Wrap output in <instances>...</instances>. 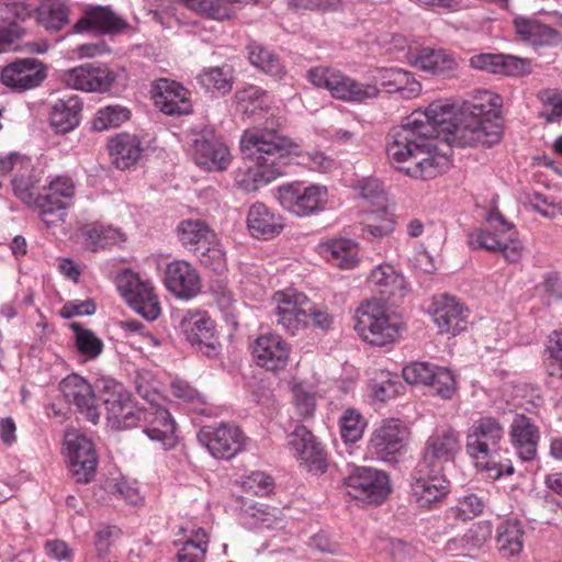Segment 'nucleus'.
I'll use <instances>...</instances> for the list:
<instances>
[{
    "label": "nucleus",
    "instance_id": "nucleus-14",
    "mask_svg": "<svg viewBox=\"0 0 562 562\" xmlns=\"http://www.w3.org/2000/svg\"><path fill=\"white\" fill-rule=\"evenodd\" d=\"M116 80L115 74L105 65L88 63L63 72L61 81L71 89L85 92H108Z\"/></svg>",
    "mask_w": 562,
    "mask_h": 562
},
{
    "label": "nucleus",
    "instance_id": "nucleus-62",
    "mask_svg": "<svg viewBox=\"0 0 562 562\" xmlns=\"http://www.w3.org/2000/svg\"><path fill=\"white\" fill-rule=\"evenodd\" d=\"M357 189L359 196L369 203L380 204L385 200L383 184L379 179H363L359 182Z\"/></svg>",
    "mask_w": 562,
    "mask_h": 562
},
{
    "label": "nucleus",
    "instance_id": "nucleus-50",
    "mask_svg": "<svg viewBox=\"0 0 562 562\" xmlns=\"http://www.w3.org/2000/svg\"><path fill=\"white\" fill-rule=\"evenodd\" d=\"M403 389V384L396 374L389 371H382L372 385V394L374 398L386 402L396 397Z\"/></svg>",
    "mask_w": 562,
    "mask_h": 562
},
{
    "label": "nucleus",
    "instance_id": "nucleus-20",
    "mask_svg": "<svg viewBox=\"0 0 562 562\" xmlns=\"http://www.w3.org/2000/svg\"><path fill=\"white\" fill-rule=\"evenodd\" d=\"M504 436V429L497 419L481 417L474 422L468 435L467 451L476 462H483L496 452Z\"/></svg>",
    "mask_w": 562,
    "mask_h": 562
},
{
    "label": "nucleus",
    "instance_id": "nucleus-23",
    "mask_svg": "<svg viewBox=\"0 0 562 562\" xmlns=\"http://www.w3.org/2000/svg\"><path fill=\"white\" fill-rule=\"evenodd\" d=\"M192 156L196 165L209 171L226 170L231 164L228 148L210 131L201 133L193 139Z\"/></svg>",
    "mask_w": 562,
    "mask_h": 562
},
{
    "label": "nucleus",
    "instance_id": "nucleus-42",
    "mask_svg": "<svg viewBox=\"0 0 562 562\" xmlns=\"http://www.w3.org/2000/svg\"><path fill=\"white\" fill-rule=\"evenodd\" d=\"M524 529L518 520H506L497 527L496 542L504 557H514L524 548Z\"/></svg>",
    "mask_w": 562,
    "mask_h": 562
},
{
    "label": "nucleus",
    "instance_id": "nucleus-64",
    "mask_svg": "<svg viewBox=\"0 0 562 562\" xmlns=\"http://www.w3.org/2000/svg\"><path fill=\"white\" fill-rule=\"evenodd\" d=\"M95 312V304L91 300L70 301L61 308V316L71 318L74 316L92 315Z\"/></svg>",
    "mask_w": 562,
    "mask_h": 562
},
{
    "label": "nucleus",
    "instance_id": "nucleus-1",
    "mask_svg": "<svg viewBox=\"0 0 562 562\" xmlns=\"http://www.w3.org/2000/svg\"><path fill=\"white\" fill-rule=\"evenodd\" d=\"M502 98L488 90L477 91L458 109L448 101L430 103L415 111L387 135L386 153L392 166L409 178L430 180L450 165L440 144L458 147H491L501 140Z\"/></svg>",
    "mask_w": 562,
    "mask_h": 562
},
{
    "label": "nucleus",
    "instance_id": "nucleus-58",
    "mask_svg": "<svg viewBox=\"0 0 562 562\" xmlns=\"http://www.w3.org/2000/svg\"><path fill=\"white\" fill-rule=\"evenodd\" d=\"M548 351L550 352L547 363L549 375L562 379V329L554 330L550 335Z\"/></svg>",
    "mask_w": 562,
    "mask_h": 562
},
{
    "label": "nucleus",
    "instance_id": "nucleus-7",
    "mask_svg": "<svg viewBox=\"0 0 562 562\" xmlns=\"http://www.w3.org/2000/svg\"><path fill=\"white\" fill-rule=\"evenodd\" d=\"M64 445L71 476L77 483L91 482L97 472L98 456L94 443L79 430L65 432Z\"/></svg>",
    "mask_w": 562,
    "mask_h": 562
},
{
    "label": "nucleus",
    "instance_id": "nucleus-35",
    "mask_svg": "<svg viewBox=\"0 0 562 562\" xmlns=\"http://www.w3.org/2000/svg\"><path fill=\"white\" fill-rule=\"evenodd\" d=\"M247 226L252 236L269 239L281 233L284 223L280 215L263 203L257 202L248 211Z\"/></svg>",
    "mask_w": 562,
    "mask_h": 562
},
{
    "label": "nucleus",
    "instance_id": "nucleus-17",
    "mask_svg": "<svg viewBox=\"0 0 562 562\" xmlns=\"http://www.w3.org/2000/svg\"><path fill=\"white\" fill-rule=\"evenodd\" d=\"M344 482L349 495L370 503H380L390 493L386 473L370 468L355 469Z\"/></svg>",
    "mask_w": 562,
    "mask_h": 562
},
{
    "label": "nucleus",
    "instance_id": "nucleus-11",
    "mask_svg": "<svg viewBox=\"0 0 562 562\" xmlns=\"http://www.w3.org/2000/svg\"><path fill=\"white\" fill-rule=\"evenodd\" d=\"M277 323L292 336L299 334L310 324L312 302L310 299L294 290L274 293Z\"/></svg>",
    "mask_w": 562,
    "mask_h": 562
},
{
    "label": "nucleus",
    "instance_id": "nucleus-49",
    "mask_svg": "<svg viewBox=\"0 0 562 562\" xmlns=\"http://www.w3.org/2000/svg\"><path fill=\"white\" fill-rule=\"evenodd\" d=\"M70 328L75 334V344L78 351L87 359H95L103 349V342L93 331L86 329L79 323H71Z\"/></svg>",
    "mask_w": 562,
    "mask_h": 562
},
{
    "label": "nucleus",
    "instance_id": "nucleus-25",
    "mask_svg": "<svg viewBox=\"0 0 562 562\" xmlns=\"http://www.w3.org/2000/svg\"><path fill=\"white\" fill-rule=\"evenodd\" d=\"M413 495L420 507L432 508L441 503L449 492V482L441 475L429 469L420 472L417 465L412 484Z\"/></svg>",
    "mask_w": 562,
    "mask_h": 562
},
{
    "label": "nucleus",
    "instance_id": "nucleus-34",
    "mask_svg": "<svg viewBox=\"0 0 562 562\" xmlns=\"http://www.w3.org/2000/svg\"><path fill=\"white\" fill-rule=\"evenodd\" d=\"M374 79L389 93H398L406 100L418 97L422 91L420 82L411 71L402 68H376Z\"/></svg>",
    "mask_w": 562,
    "mask_h": 562
},
{
    "label": "nucleus",
    "instance_id": "nucleus-46",
    "mask_svg": "<svg viewBox=\"0 0 562 562\" xmlns=\"http://www.w3.org/2000/svg\"><path fill=\"white\" fill-rule=\"evenodd\" d=\"M196 80L209 91L226 94L233 89V70L229 66L206 68L196 76Z\"/></svg>",
    "mask_w": 562,
    "mask_h": 562
},
{
    "label": "nucleus",
    "instance_id": "nucleus-47",
    "mask_svg": "<svg viewBox=\"0 0 562 562\" xmlns=\"http://www.w3.org/2000/svg\"><path fill=\"white\" fill-rule=\"evenodd\" d=\"M131 117V111L122 105H106L95 113L92 128L97 132L116 128Z\"/></svg>",
    "mask_w": 562,
    "mask_h": 562
},
{
    "label": "nucleus",
    "instance_id": "nucleus-38",
    "mask_svg": "<svg viewBox=\"0 0 562 562\" xmlns=\"http://www.w3.org/2000/svg\"><path fill=\"white\" fill-rule=\"evenodd\" d=\"M109 153L113 165L125 170L134 166L140 157V142L135 135L122 133L109 140Z\"/></svg>",
    "mask_w": 562,
    "mask_h": 562
},
{
    "label": "nucleus",
    "instance_id": "nucleus-57",
    "mask_svg": "<svg viewBox=\"0 0 562 562\" xmlns=\"http://www.w3.org/2000/svg\"><path fill=\"white\" fill-rule=\"evenodd\" d=\"M211 292L227 321L234 322L236 312V300L232 291L222 281H216L211 286Z\"/></svg>",
    "mask_w": 562,
    "mask_h": 562
},
{
    "label": "nucleus",
    "instance_id": "nucleus-30",
    "mask_svg": "<svg viewBox=\"0 0 562 562\" xmlns=\"http://www.w3.org/2000/svg\"><path fill=\"white\" fill-rule=\"evenodd\" d=\"M142 422L145 424L144 432L151 441L160 443L164 450L176 446V424L166 408L154 406L145 408Z\"/></svg>",
    "mask_w": 562,
    "mask_h": 562
},
{
    "label": "nucleus",
    "instance_id": "nucleus-59",
    "mask_svg": "<svg viewBox=\"0 0 562 562\" xmlns=\"http://www.w3.org/2000/svg\"><path fill=\"white\" fill-rule=\"evenodd\" d=\"M437 366L429 362H413L403 369V378L409 384L428 385Z\"/></svg>",
    "mask_w": 562,
    "mask_h": 562
},
{
    "label": "nucleus",
    "instance_id": "nucleus-8",
    "mask_svg": "<svg viewBox=\"0 0 562 562\" xmlns=\"http://www.w3.org/2000/svg\"><path fill=\"white\" fill-rule=\"evenodd\" d=\"M178 318V328L192 347L209 358L218 355L215 324L205 311L187 310Z\"/></svg>",
    "mask_w": 562,
    "mask_h": 562
},
{
    "label": "nucleus",
    "instance_id": "nucleus-63",
    "mask_svg": "<svg viewBox=\"0 0 562 562\" xmlns=\"http://www.w3.org/2000/svg\"><path fill=\"white\" fill-rule=\"evenodd\" d=\"M243 485L245 490L256 495L263 496L271 492L272 480L263 472H252L244 480Z\"/></svg>",
    "mask_w": 562,
    "mask_h": 562
},
{
    "label": "nucleus",
    "instance_id": "nucleus-37",
    "mask_svg": "<svg viewBox=\"0 0 562 562\" xmlns=\"http://www.w3.org/2000/svg\"><path fill=\"white\" fill-rule=\"evenodd\" d=\"M514 26L516 34L521 41L536 47L554 46L561 41V35L558 31L536 20L516 18Z\"/></svg>",
    "mask_w": 562,
    "mask_h": 562
},
{
    "label": "nucleus",
    "instance_id": "nucleus-45",
    "mask_svg": "<svg viewBox=\"0 0 562 562\" xmlns=\"http://www.w3.org/2000/svg\"><path fill=\"white\" fill-rule=\"evenodd\" d=\"M189 9L204 14L211 19L223 21L234 14L233 4L246 2L245 0H179Z\"/></svg>",
    "mask_w": 562,
    "mask_h": 562
},
{
    "label": "nucleus",
    "instance_id": "nucleus-43",
    "mask_svg": "<svg viewBox=\"0 0 562 562\" xmlns=\"http://www.w3.org/2000/svg\"><path fill=\"white\" fill-rule=\"evenodd\" d=\"M37 20L48 31H59L69 22V7L65 0H42Z\"/></svg>",
    "mask_w": 562,
    "mask_h": 562
},
{
    "label": "nucleus",
    "instance_id": "nucleus-55",
    "mask_svg": "<svg viewBox=\"0 0 562 562\" xmlns=\"http://www.w3.org/2000/svg\"><path fill=\"white\" fill-rule=\"evenodd\" d=\"M434 378L429 381L435 394L443 400H450L456 394L457 385L452 372L447 368L438 367L434 371Z\"/></svg>",
    "mask_w": 562,
    "mask_h": 562
},
{
    "label": "nucleus",
    "instance_id": "nucleus-31",
    "mask_svg": "<svg viewBox=\"0 0 562 562\" xmlns=\"http://www.w3.org/2000/svg\"><path fill=\"white\" fill-rule=\"evenodd\" d=\"M474 69L496 75L522 76L531 72V61L513 55L477 54L470 58Z\"/></svg>",
    "mask_w": 562,
    "mask_h": 562
},
{
    "label": "nucleus",
    "instance_id": "nucleus-29",
    "mask_svg": "<svg viewBox=\"0 0 562 562\" xmlns=\"http://www.w3.org/2000/svg\"><path fill=\"white\" fill-rule=\"evenodd\" d=\"M165 285L176 296L191 299L201 290L196 270L184 260H173L166 267Z\"/></svg>",
    "mask_w": 562,
    "mask_h": 562
},
{
    "label": "nucleus",
    "instance_id": "nucleus-53",
    "mask_svg": "<svg viewBox=\"0 0 562 562\" xmlns=\"http://www.w3.org/2000/svg\"><path fill=\"white\" fill-rule=\"evenodd\" d=\"M201 265L210 268L211 270L221 273L226 269V258L223 249L217 244L216 239L213 243H207L195 252Z\"/></svg>",
    "mask_w": 562,
    "mask_h": 562
},
{
    "label": "nucleus",
    "instance_id": "nucleus-48",
    "mask_svg": "<svg viewBox=\"0 0 562 562\" xmlns=\"http://www.w3.org/2000/svg\"><path fill=\"white\" fill-rule=\"evenodd\" d=\"M486 495L468 494L459 498L456 506L449 509L450 516L461 521L470 520L481 515L486 507Z\"/></svg>",
    "mask_w": 562,
    "mask_h": 562
},
{
    "label": "nucleus",
    "instance_id": "nucleus-3",
    "mask_svg": "<svg viewBox=\"0 0 562 562\" xmlns=\"http://www.w3.org/2000/svg\"><path fill=\"white\" fill-rule=\"evenodd\" d=\"M490 228H477L468 234L469 246L484 249L490 252H502L509 262H516L521 258L522 245L513 238L514 226L497 211L492 210L486 215Z\"/></svg>",
    "mask_w": 562,
    "mask_h": 562
},
{
    "label": "nucleus",
    "instance_id": "nucleus-16",
    "mask_svg": "<svg viewBox=\"0 0 562 562\" xmlns=\"http://www.w3.org/2000/svg\"><path fill=\"white\" fill-rule=\"evenodd\" d=\"M77 33L94 31L104 35L133 33L134 27L109 5H90L83 10L82 16L75 23Z\"/></svg>",
    "mask_w": 562,
    "mask_h": 562
},
{
    "label": "nucleus",
    "instance_id": "nucleus-13",
    "mask_svg": "<svg viewBox=\"0 0 562 562\" xmlns=\"http://www.w3.org/2000/svg\"><path fill=\"white\" fill-rule=\"evenodd\" d=\"M198 437L214 458L225 460H229L243 451L246 440L240 428L229 423L204 426Z\"/></svg>",
    "mask_w": 562,
    "mask_h": 562
},
{
    "label": "nucleus",
    "instance_id": "nucleus-41",
    "mask_svg": "<svg viewBox=\"0 0 562 562\" xmlns=\"http://www.w3.org/2000/svg\"><path fill=\"white\" fill-rule=\"evenodd\" d=\"M179 238L183 246L188 247L194 254L216 239L215 233L209 226L199 220L183 221L178 227Z\"/></svg>",
    "mask_w": 562,
    "mask_h": 562
},
{
    "label": "nucleus",
    "instance_id": "nucleus-12",
    "mask_svg": "<svg viewBox=\"0 0 562 562\" xmlns=\"http://www.w3.org/2000/svg\"><path fill=\"white\" fill-rule=\"evenodd\" d=\"M117 288L128 304L144 318L154 321L159 316L160 305L149 281L125 270L117 278Z\"/></svg>",
    "mask_w": 562,
    "mask_h": 562
},
{
    "label": "nucleus",
    "instance_id": "nucleus-10",
    "mask_svg": "<svg viewBox=\"0 0 562 562\" xmlns=\"http://www.w3.org/2000/svg\"><path fill=\"white\" fill-rule=\"evenodd\" d=\"M460 451V434L450 426L437 428L426 441L423 460L418 463L420 472L429 469L441 473L445 464L453 462Z\"/></svg>",
    "mask_w": 562,
    "mask_h": 562
},
{
    "label": "nucleus",
    "instance_id": "nucleus-51",
    "mask_svg": "<svg viewBox=\"0 0 562 562\" xmlns=\"http://www.w3.org/2000/svg\"><path fill=\"white\" fill-rule=\"evenodd\" d=\"M366 428L362 415L355 408H347L340 417V432L346 442L358 441Z\"/></svg>",
    "mask_w": 562,
    "mask_h": 562
},
{
    "label": "nucleus",
    "instance_id": "nucleus-28",
    "mask_svg": "<svg viewBox=\"0 0 562 562\" xmlns=\"http://www.w3.org/2000/svg\"><path fill=\"white\" fill-rule=\"evenodd\" d=\"M509 439L521 461L529 462L537 458L540 430L531 418L517 414L509 427Z\"/></svg>",
    "mask_w": 562,
    "mask_h": 562
},
{
    "label": "nucleus",
    "instance_id": "nucleus-39",
    "mask_svg": "<svg viewBox=\"0 0 562 562\" xmlns=\"http://www.w3.org/2000/svg\"><path fill=\"white\" fill-rule=\"evenodd\" d=\"M321 251L334 266L350 270L358 266L359 245L348 238L330 239L321 245Z\"/></svg>",
    "mask_w": 562,
    "mask_h": 562
},
{
    "label": "nucleus",
    "instance_id": "nucleus-36",
    "mask_svg": "<svg viewBox=\"0 0 562 562\" xmlns=\"http://www.w3.org/2000/svg\"><path fill=\"white\" fill-rule=\"evenodd\" d=\"M82 103L78 95L56 100L49 111V123L56 133L66 134L79 125Z\"/></svg>",
    "mask_w": 562,
    "mask_h": 562
},
{
    "label": "nucleus",
    "instance_id": "nucleus-26",
    "mask_svg": "<svg viewBox=\"0 0 562 562\" xmlns=\"http://www.w3.org/2000/svg\"><path fill=\"white\" fill-rule=\"evenodd\" d=\"M252 356L259 367L270 371H280L288 364L290 347L281 336L266 334L255 340Z\"/></svg>",
    "mask_w": 562,
    "mask_h": 562
},
{
    "label": "nucleus",
    "instance_id": "nucleus-6",
    "mask_svg": "<svg viewBox=\"0 0 562 562\" xmlns=\"http://www.w3.org/2000/svg\"><path fill=\"white\" fill-rule=\"evenodd\" d=\"M277 198L284 210L304 217L325 209L327 188L319 184L304 186L301 182H292L279 187Z\"/></svg>",
    "mask_w": 562,
    "mask_h": 562
},
{
    "label": "nucleus",
    "instance_id": "nucleus-33",
    "mask_svg": "<svg viewBox=\"0 0 562 562\" xmlns=\"http://www.w3.org/2000/svg\"><path fill=\"white\" fill-rule=\"evenodd\" d=\"M432 317L440 333L456 336L465 329L469 311L454 297L442 295L435 303Z\"/></svg>",
    "mask_w": 562,
    "mask_h": 562
},
{
    "label": "nucleus",
    "instance_id": "nucleus-18",
    "mask_svg": "<svg viewBox=\"0 0 562 562\" xmlns=\"http://www.w3.org/2000/svg\"><path fill=\"white\" fill-rule=\"evenodd\" d=\"M288 445L305 470L314 474H322L326 471V451L305 426H297L289 435Z\"/></svg>",
    "mask_w": 562,
    "mask_h": 562
},
{
    "label": "nucleus",
    "instance_id": "nucleus-15",
    "mask_svg": "<svg viewBox=\"0 0 562 562\" xmlns=\"http://www.w3.org/2000/svg\"><path fill=\"white\" fill-rule=\"evenodd\" d=\"M407 439L406 425L400 419L390 418L372 432L368 448L376 459L391 462L403 451Z\"/></svg>",
    "mask_w": 562,
    "mask_h": 562
},
{
    "label": "nucleus",
    "instance_id": "nucleus-40",
    "mask_svg": "<svg viewBox=\"0 0 562 562\" xmlns=\"http://www.w3.org/2000/svg\"><path fill=\"white\" fill-rule=\"evenodd\" d=\"M243 519L245 524L257 528L281 530L285 526L280 509L261 503L244 504Z\"/></svg>",
    "mask_w": 562,
    "mask_h": 562
},
{
    "label": "nucleus",
    "instance_id": "nucleus-22",
    "mask_svg": "<svg viewBox=\"0 0 562 562\" xmlns=\"http://www.w3.org/2000/svg\"><path fill=\"white\" fill-rule=\"evenodd\" d=\"M404 58L408 65L437 76L450 77L458 69L454 56L443 49L411 45Z\"/></svg>",
    "mask_w": 562,
    "mask_h": 562
},
{
    "label": "nucleus",
    "instance_id": "nucleus-27",
    "mask_svg": "<svg viewBox=\"0 0 562 562\" xmlns=\"http://www.w3.org/2000/svg\"><path fill=\"white\" fill-rule=\"evenodd\" d=\"M153 98L157 108L168 115H183L192 111L189 91L179 82L159 79L153 89Z\"/></svg>",
    "mask_w": 562,
    "mask_h": 562
},
{
    "label": "nucleus",
    "instance_id": "nucleus-44",
    "mask_svg": "<svg viewBox=\"0 0 562 562\" xmlns=\"http://www.w3.org/2000/svg\"><path fill=\"white\" fill-rule=\"evenodd\" d=\"M250 63L260 68L267 75L282 79L285 75V67L280 58L259 43L252 42L248 45Z\"/></svg>",
    "mask_w": 562,
    "mask_h": 562
},
{
    "label": "nucleus",
    "instance_id": "nucleus-5",
    "mask_svg": "<svg viewBox=\"0 0 562 562\" xmlns=\"http://www.w3.org/2000/svg\"><path fill=\"white\" fill-rule=\"evenodd\" d=\"M353 327L364 341L373 346L394 342L401 335L400 323L386 314L383 303L376 299L357 308Z\"/></svg>",
    "mask_w": 562,
    "mask_h": 562
},
{
    "label": "nucleus",
    "instance_id": "nucleus-4",
    "mask_svg": "<svg viewBox=\"0 0 562 562\" xmlns=\"http://www.w3.org/2000/svg\"><path fill=\"white\" fill-rule=\"evenodd\" d=\"M307 79L313 86L326 89L331 98L348 103H366L380 94L375 83L360 82L340 70L328 67L311 68L307 71Z\"/></svg>",
    "mask_w": 562,
    "mask_h": 562
},
{
    "label": "nucleus",
    "instance_id": "nucleus-19",
    "mask_svg": "<svg viewBox=\"0 0 562 562\" xmlns=\"http://www.w3.org/2000/svg\"><path fill=\"white\" fill-rule=\"evenodd\" d=\"M104 389L108 390V395L103 398L108 419L112 420L117 428L138 426L142 423L145 408H139L134 404L122 384L106 381Z\"/></svg>",
    "mask_w": 562,
    "mask_h": 562
},
{
    "label": "nucleus",
    "instance_id": "nucleus-21",
    "mask_svg": "<svg viewBox=\"0 0 562 562\" xmlns=\"http://www.w3.org/2000/svg\"><path fill=\"white\" fill-rule=\"evenodd\" d=\"M60 391L67 403L75 406L82 416L95 425L100 413L91 384L78 374H69L60 382Z\"/></svg>",
    "mask_w": 562,
    "mask_h": 562
},
{
    "label": "nucleus",
    "instance_id": "nucleus-24",
    "mask_svg": "<svg viewBox=\"0 0 562 562\" xmlns=\"http://www.w3.org/2000/svg\"><path fill=\"white\" fill-rule=\"evenodd\" d=\"M46 77L45 67L35 58L18 59L2 68L1 82L18 91L37 87Z\"/></svg>",
    "mask_w": 562,
    "mask_h": 562
},
{
    "label": "nucleus",
    "instance_id": "nucleus-54",
    "mask_svg": "<svg viewBox=\"0 0 562 562\" xmlns=\"http://www.w3.org/2000/svg\"><path fill=\"white\" fill-rule=\"evenodd\" d=\"M123 233L114 227H92L87 231V241L93 250L123 241Z\"/></svg>",
    "mask_w": 562,
    "mask_h": 562
},
{
    "label": "nucleus",
    "instance_id": "nucleus-2",
    "mask_svg": "<svg viewBox=\"0 0 562 562\" xmlns=\"http://www.w3.org/2000/svg\"><path fill=\"white\" fill-rule=\"evenodd\" d=\"M240 149L254 164L239 168L235 181L243 191L250 193L288 175L291 155L296 154L297 146L274 130L263 128L246 131Z\"/></svg>",
    "mask_w": 562,
    "mask_h": 562
},
{
    "label": "nucleus",
    "instance_id": "nucleus-32",
    "mask_svg": "<svg viewBox=\"0 0 562 562\" xmlns=\"http://www.w3.org/2000/svg\"><path fill=\"white\" fill-rule=\"evenodd\" d=\"M368 283L385 300H391L393 304L401 301L407 293L404 276L389 263L375 267L368 277Z\"/></svg>",
    "mask_w": 562,
    "mask_h": 562
},
{
    "label": "nucleus",
    "instance_id": "nucleus-9",
    "mask_svg": "<svg viewBox=\"0 0 562 562\" xmlns=\"http://www.w3.org/2000/svg\"><path fill=\"white\" fill-rule=\"evenodd\" d=\"M75 195V183L67 176H57L49 181L44 193L34 201L43 222L47 226L63 222Z\"/></svg>",
    "mask_w": 562,
    "mask_h": 562
},
{
    "label": "nucleus",
    "instance_id": "nucleus-52",
    "mask_svg": "<svg viewBox=\"0 0 562 562\" xmlns=\"http://www.w3.org/2000/svg\"><path fill=\"white\" fill-rule=\"evenodd\" d=\"M538 100L543 106L551 110H542L539 116L544 119L548 123L555 122L562 117V90L558 89H542L537 94Z\"/></svg>",
    "mask_w": 562,
    "mask_h": 562
},
{
    "label": "nucleus",
    "instance_id": "nucleus-61",
    "mask_svg": "<svg viewBox=\"0 0 562 562\" xmlns=\"http://www.w3.org/2000/svg\"><path fill=\"white\" fill-rule=\"evenodd\" d=\"M293 401L299 414L303 417H311L316 407L314 393L302 384L293 386Z\"/></svg>",
    "mask_w": 562,
    "mask_h": 562
},
{
    "label": "nucleus",
    "instance_id": "nucleus-56",
    "mask_svg": "<svg viewBox=\"0 0 562 562\" xmlns=\"http://www.w3.org/2000/svg\"><path fill=\"white\" fill-rule=\"evenodd\" d=\"M171 395L182 403L190 405L193 409H198L205 404V398L189 382L176 379L170 384Z\"/></svg>",
    "mask_w": 562,
    "mask_h": 562
},
{
    "label": "nucleus",
    "instance_id": "nucleus-60",
    "mask_svg": "<svg viewBox=\"0 0 562 562\" xmlns=\"http://www.w3.org/2000/svg\"><path fill=\"white\" fill-rule=\"evenodd\" d=\"M491 536V524L487 521H479L470 527L461 540L464 542L465 547L471 550L482 547Z\"/></svg>",
    "mask_w": 562,
    "mask_h": 562
}]
</instances>
